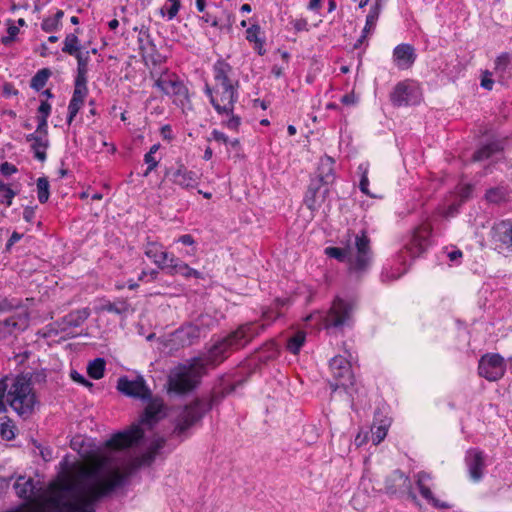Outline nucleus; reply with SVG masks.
Wrapping results in <instances>:
<instances>
[{
	"instance_id": "f8f14e48",
	"label": "nucleus",
	"mask_w": 512,
	"mask_h": 512,
	"mask_svg": "<svg viewBox=\"0 0 512 512\" xmlns=\"http://www.w3.org/2000/svg\"><path fill=\"white\" fill-rule=\"evenodd\" d=\"M390 100L396 107L416 105L421 100V93L416 85L399 82L391 92Z\"/></svg>"
},
{
	"instance_id": "9d476101",
	"label": "nucleus",
	"mask_w": 512,
	"mask_h": 512,
	"mask_svg": "<svg viewBox=\"0 0 512 512\" xmlns=\"http://www.w3.org/2000/svg\"><path fill=\"white\" fill-rule=\"evenodd\" d=\"M210 331L206 318L201 316L194 322H189L178 328L175 333L176 341L183 347L191 346L205 337Z\"/></svg>"
},
{
	"instance_id": "9b49d317",
	"label": "nucleus",
	"mask_w": 512,
	"mask_h": 512,
	"mask_svg": "<svg viewBox=\"0 0 512 512\" xmlns=\"http://www.w3.org/2000/svg\"><path fill=\"white\" fill-rule=\"evenodd\" d=\"M506 370L504 358L497 354H485L479 360L478 373L488 381H497Z\"/></svg>"
},
{
	"instance_id": "7ed1b4c3",
	"label": "nucleus",
	"mask_w": 512,
	"mask_h": 512,
	"mask_svg": "<svg viewBox=\"0 0 512 512\" xmlns=\"http://www.w3.org/2000/svg\"><path fill=\"white\" fill-rule=\"evenodd\" d=\"M325 254L347 264L348 274L356 279L366 274L373 261L371 240L365 230L348 234L344 247H326Z\"/></svg>"
},
{
	"instance_id": "ea45409f",
	"label": "nucleus",
	"mask_w": 512,
	"mask_h": 512,
	"mask_svg": "<svg viewBox=\"0 0 512 512\" xmlns=\"http://www.w3.org/2000/svg\"><path fill=\"white\" fill-rule=\"evenodd\" d=\"M50 76V69L43 68L38 70L31 79L30 87L36 91H40L46 85Z\"/></svg>"
},
{
	"instance_id": "c756f323",
	"label": "nucleus",
	"mask_w": 512,
	"mask_h": 512,
	"mask_svg": "<svg viewBox=\"0 0 512 512\" xmlns=\"http://www.w3.org/2000/svg\"><path fill=\"white\" fill-rule=\"evenodd\" d=\"M502 151L503 144L501 141H491L477 149L472 156V160L475 162L488 160Z\"/></svg>"
},
{
	"instance_id": "f704fd0d",
	"label": "nucleus",
	"mask_w": 512,
	"mask_h": 512,
	"mask_svg": "<svg viewBox=\"0 0 512 512\" xmlns=\"http://www.w3.org/2000/svg\"><path fill=\"white\" fill-rule=\"evenodd\" d=\"M495 70L502 76L512 77V55L502 53L495 61Z\"/></svg>"
},
{
	"instance_id": "37998d69",
	"label": "nucleus",
	"mask_w": 512,
	"mask_h": 512,
	"mask_svg": "<svg viewBox=\"0 0 512 512\" xmlns=\"http://www.w3.org/2000/svg\"><path fill=\"white\" fill-rule=\"evenodd\" d=\"M37 197L40 203H46L50 196V185L46 177H40L37 179Z\"/></svg>"
},
{
	"instance_id": "774afa93",
	"label": "nucleus",
	"mask_w": 512,
	"mask_h": 512,
	"mask_svg": "<svg viewBox=\"0 0 512 512\" xmlns=\"http://www.w3.org/2000/svg\"><path fill=\"white\" fill-rule=\"evenodd\" d=\"M37 448L39 449V453L44 461H50L53 457V451L49 447H42L41 445H38Z\"/></svg>"
},
{
	"instance_id": "0e129e2a",
	"label": "nucleus",
	"mask_w": 512,
	"mask_h": 512,
	"mask_svg": "<svg viewBox=\"0 0 512 512\" xmlns=\"http://www.w3.org/2000/svg\"><path fill=\"white\" fill-rule=\"evenodd\" d=\"M181 7L180 1H173L171 2V6L167 9V18L168 20L174 19Z\"/></svg>"
},
{
	"instance_id": "a19ab883",
	"label": "nucleus",
	"mask_w": 512,
	"mask_h": 512,
	"mask_svg": "<svg viewBox=\"0 0 512 512\" xmlns=\"http://www.w3.org/2000/svg\"><path fill=\"white\" fill-rule=\"evenodd\" d=\"M105 360L103 358H96L88 364L87 373L93 379H101L104 376Z\"/></svg>"
},
{
	"instance_id": "412c9836",
	"label": "nucleus",
	"mask_w": 512,
	"mask_h": 512,
	"mask_svg": "<svg viewBox=\"0 0 512 512\" xmlns=\"http://www.w3.org/2000/svg\"><path fill=\"white\" fill-rule=\"evenodd\" d=\"M385 492L389 495L411 494L412 484L408 476L401 470H394L385 479Z\"/></svg>"
},
{
	"instance_id": "4d7b16f0",
	"label": "nucleus",
	"mask_w": 512,
	"mask_h": 512,
	"mask_svg": "<svg viewBox=\"0 0 512 512\" xmlns=\"http://www.w3.org/2000/svg\"><path fill=\"white\" fill-rule=\"evenodd\" d=\"M473 186L470 184L463 185L459 188L458 195H459V202L464 203L466 200H468L472 194Z\"/></svg>"
},
{
	"instance_id": "f257e3e1",
	"label": "nucleus",
	"mask_w": 512,
	"mask_h": 512,
	"mask_svg": "<svg viewBox=\"0 0 512 512\" xmlns=\"http://www.w3.org/2000/svg\"><path fill=\"white\" fill-rule=\"evenodd\" d=\"M267 324L248 322L219 338L209 348L205 357H194L171 369L168 375V391L178 395L186 394L197 387L208 366H217L229 355L244 348L260 335Z\"/></svg>"
},
{
	"instance_id": "8fccbe9b",
	"label": "nucleus",
	"mask_w": 512,
	"mask_h": 512,
	"mask_svg": "<svg viewBox=\"0 0 512 512\" xmlns=\"http://www.w3.org/2000/svg\"><path fill=\"white\" fill-rule=\"evenodd\" d=\"M151 46H152V51H153L152 53H149L145 47H143V46L140 47L142 56L146 63L151 62L153 65H157V64L161 63V61H162L161 55L154 51V45L151 44Z\"/></svg>"
},
{
	"instance_id": "20e7f679",
	"label": "nucleus",
	"mask_w": 512,
	"mask_h": 512,
	"mask_svg": "<svg viewBox=\"0 0 512 512\" xmlns=\"http://www.w3.org/2000/svg\"><path fill=\"white\" fill-rule=\"evenodd\" d=\"M6 402L22 418L31 416L37 399L30 381L23 376L15 377L9 386Z\"/></svg>"
},
{
	"instance_id": "4c0bfd02",
	"label": "nucleus",
	"mask_w": 512,
	"mask_h": 512,
	"mask_svg": "<svg viewBox=\"0 0 512 512\" xmlns=\"http://www.w3.org/2000/svg\"><path fill=\"white\" fill-rule=\"evenodd\" d=\"M306 340V333L303 331H297L291 337L287 339L286 348L293 354H298Z\"/></svg>"
},
{
	"instance_id": "13d9d810",
	"label": "nucleus",
	"mask_w": 512,
	"mask_h": 512,
	"mask_svg": "<svg viewBox=\"0 0 512 512\" xmlns=\"http://www.w3.org/2000/svg\"><path fill=\"white\" fill-rule=\"evenodd\" d=\"M37 129L34 133L48 135V118L37 116Z\"/></svg>"
},
{
	"instance_id": "39448f33",
	"label": "nucleus",
	"mask_w": 512,
	"mask_h": 512,
	"mask_svg": "<svg viewBox=\"0 0 512 512\" xmlns=\"http://www.w3.org/2000/svg\"><path fill=\"white\" fill-rule=\"evenodd\" d=\"M238 86L233 87H215V99H212V106L219 115L227 116L228 119L223 125L230 130H238L241 124V118L234 115V106L238 100Z\"/></svg>"
},
{
	"instance_id": "de8ad7c7",
	"label": "nucleus",
	"mask_w": 512,
	"mask_h": 512,
	"mask_svg": "<svg viewBox=\"0 0 512 512\" xmlns=\"http://www.w3.org/2000/svg\"><path fill=\"white\" fill-rule=\"evenodd\" d=\"M9 380L8 377H4L0 379V413L6 412V403L5 397L7 395L10 384L7 383Z\"/></svg>"
},
{
	"instance_id": "cd10ccee",
	"label": "nucleus",
	"mask_w": 512,
	"mask_h": 512,
	"mask_svg": "<svg viewBox=\"0 0 512 512\" xmlns=\"http://www.w3.org/2000/svg\"><path fill=\"white\" fill-rule=\"evenodd\" d=\"M430 480H431V475L427 472L421 471L416 474V484L418 486L421 496L425 500H427L430 504H432L434 507H437V508L438 507H440V508L447 507L446 505L440 503V501L433 496L432 491L430 490V488L427 485V482H429Z\"/></svg>"
},
{
	"instance_id": "6e6d98bb",
	"label": "nucleus",
	"mask_w": 512,
	"mask_h": 512,
	"mask_svg": "<svg viewBox=\"0 0 512 512\" xmlns=\"http://www.w3.org/2000/svg\"><path fill=\"white\" fill-rule=\"evenodd\" d=\"M144 162L147 164V169L144 173V176H147L150 172H152L158 166V160L154 157V155L145 154Z\"/></svg>"
},
{
	"instance_id": "2eb2a0df",
	"label": "nucleus",
	"mask_w": 512,
	"mask_h": 512,
	"mask_svg": "<svg viewBox=\"0 0 512 512\" xmlns=\"http://www.w3.org/2000/svg\"><path fill=\"white\" fill-rule=\"evenodd\" d=\"M432 226L428 222L421 223L413 231L406 249L412 257H418L424 253L431 244Z\"/></svg>"
},
{
	"instance_id": "c9c22d12",
	"label": "nucleus",
	"mask_w": 512,
	"mask_h": 512,
	"mask_svg": "<svg viewBox=\"0 0 512 512\" xmlns=\"http://www.w3.org/2000/svg\"><path fill=\"white\" fill-rule=\"evenodd\" d=\"M62 51L71 56L82 51V45L76 33L66 35L63 41Z\"/></svg>"
},
{
	"instance_id": "f3484780",
	"label": "nucleus",
	"mask_w": 512,
	"mask_h": 512,
	"mask_svg": "<svg viewBox=\"0 0 512 512\" xmlns=\"http://www.w3.org/2000/svg\"><path fill=\"white\" fill-rule=\"evenodd\" d=\"M465 465L469 478L474 483L480 482L484 477L486 469V454L478 448H471L467 450L465 455Z\"/></svg>"
},
{
	"instance_id": "69168bd1",
	"label": "nucleus",
	"mask_w": 512,
	"mask_h": 512,
	"mask_svg": "<svg viewBox=\"0 0 512 512\" xmlns=\"http://www.w3.org/2000/svg\"><path fill=\"white\" fill-rule=\"evenodd\" d=\"M51 113V105L47 101H42L38 107V116L48 118Z\"/></svg>"
},
{
	"instance_id": "5701e85b",
	"label": "nucleus",
	"mask_w": 512,
	"mask_h": 512,
	"mask_svg": "<svg viewBox=\"0 0 512 512\" xmlns=\"http://www.w3.org/2000/svg\"><path fill=\"white\" fill-rule=\"evenodd\" d=\"M232 72L233 69L228 62L217 60L213 65V75L216 82L215 87L238 86V81L231 79Z\"/></svg>"
},
{
	"instance_id": "5fc2aeb1",
	"label": "nucleus",
	"mask_w": 512,
	"mask_h": 512,
	"mask_svg": "<svg viewBox=\"0 0 512 512\" xmlns=\"http://www.w3.org/2000/svg\"><path fill=\"white\" fill-rule=\"evenodd\" d=\"M16 192L10 187L5 191L0 192V203L5 204L7 207L12 205V200L16 196Z\"/></svg>"
},
{
	"instance_id": "0eeeda50",
	"label": "nucleus",
	"mask_w": 512,
	"mask_h": 512,
	"mask_svg": "<svg viewBox=\"0 0 512 512\" xmlns=\"http://www.w3.org/2000/svg\"><path fill=\"white\" fill-rule=\"evenodd\" d=\"M150 75L152 78H155L154 86L163 94L174 97L176 105L185 107L189 103L188 88L175 73L165 69L158 77H156L154 72H151Z\"/></svg>"
},
{
	"instance_id": "79ce46f5",
	"label": "nucleus",
	"mask_w": 512,
	"mask_h": 512,
	"mask_svg": "<svg viewBox=\"0 0 512 512\" xmlns=\"http://www.w3.org/2000/svg\"><path fill=\"white\" fill-rule=\"evenodd\" d=\"M380 14H381V12H379V6H371L370 7L369 12L366 16L365 26L362 30V31H364V34L365 33L371 34L374 31Z\"/></svg>"
},
{
	"instance_id": "6e6552de",
	"label": "nucleus",
	"mask_w": 512,
	"mask_h": 512,
	"mask_svg": "<svg viewBox=\"0 0 512 512\" xmlns=\"http://www.w3.org/2000/svg\"><path fill=\"white\" fill-rule=\"evenodd\" d=\"M354 310V301L341 297L335 298L323 318L325 329L342 330L344 327L351 326Z\"/></svg>"
},
{
	"instance_id": "6ab92c4d",
	"label": "nucleus",
	"mask_w": 512,
	"mask_h": 512,
	"mask_svg": "<svg viewBox=\"0 0 512 512\" xmlns=\"http://www.w3.org/2000/svg\"><path fill=\"white\" fill-rule=\"evenodd\" d=\"M143 252L152 262L163 271H167L171 258H175L174 254L168 253L164 246L157 241L148 240L143 245Z\"/></svg>"
},
{
	"instance_id": "4468645a",
	"label": "nucleus",
	"mask_w": 512,
	"mask_h": 512,
	"mask_svg": "<svg viewBox=\"0 0 512 512\" xmlns=\"http://www.w3.org/2000/svg\"><path fill=\"white\" fill-rule=\"evenodd\" d=\"M117 389L124 395L141 400H149L152 397L151 390L142 376L130 380L122 376L117 381Z\"/></svg>"
},
{
	"instance_id": "a878e982",
	"label": "nucleus",
	"mask_w": 512,
	"mask_h": 512,
	"mask_svg": "<svg viewBox=\"0 0 512 512\" xmlns=\"http://www.w3.org/2000/svg\"><path fill=\"white\" fill-rule=\"evenodd\" d=\"M169 275H180L184 277L185 279L190 278H202V273L198 270L190 267L187 263L182 261L180 258L176 257L171 258L169 268L166 271Z\"/></svg>"
},
{
	"instance_id": "1a4fd4ad",
	"label": "nucleus",
	"mask_w": 512,
	"mask_h": 512,
	"mask_svg": "<svg viewBox=\"0 0 512 512\" xmlns=\"http://www.w3.org/2000/svg\"><path fill=\"white\" fill-rule=\"evenodd\" d=\"M211 408L212 402L202 399H197L186 405L177 417L174 434L179 436L184 434L191 426L200 421Z\"/></svg>"
},
{
	"instance_id": "09e8293b",
	"label": "nucleus",
	"mask_w": 512,
	"mask_h": 512,
	"mask_svg": "<svg viewBox=\"0 0 512 512\" xmlns=\"http://www.w3.org/2000/svg\"><path fill=\"white\" fill-rule=\"evenodd\" d=\"M371 432H372L373 444L378 445L386 437L387 427L385 425H379L377 427H372Z\"/></svg>"
},
{
	"instance_id": "4be33fe9",
	"label": "nucleus",
	"mask_w": 512,
	"mask_h": 512,
	"mask_svg": "<svg viewBox=\"0 0 512 512\" xmlns=\"http://www.w3.org/2000/svg\"><path fill=\"white\" fill-rule=\"evenodd\" d=\"M415 49L411 44L402 43L393 50V61L400 70L409 69L416 60Z\"/></svg>"
},
{
	"instance_id": "e2e57ef3",
	"label": "nucleus",
	"mask_w": 512,
	"mask_h": 512,
	"mask_svg": "<svg viewBox=\"0 0 512 512\" xmlns=\"http://www.w3.org/2000/svg\"><path fill=\"white\" fill-rule=\"evenodd\" d=\"M359 98L357 95H355L354 92L345 94L341 97V103L347 106H353L356 105Z\"/></svg>"
},
{
	"instance_id": "2f4dec72",
	"label": "nucleus",
	"mask_w": 512,
	"mask_h": 512,
	"mask_svg": "<svg viewBox=\"0 0 512 512\" xmlns=\"http://www.w3.org/2000/svg\"><path fill=\"white\" fill-rule=\"evenodd\" d=\"M509 195L507 185L499 184L498 186L489 188L485 193V200L491 204H500L505 202Z\"/></svg>"
},
{
	"instance_id": "7c9ffc66",
	"label": "nucleus",
	"mask_w": 512,
	"mask_h": 512,
	"mask_svg": "<svg viewBox=\"0 0 512 512\" xmlns=\"http://www.w3.org/2000/svg\"><path fill=\"white\" fill-rule=\"evenodd\" d=\"M164 445H165L164 438H161V437L156 438L151 443L148 450L145 453H143L141 456H139L135 459V465L137 467L144 466V465H150L154 461L158 452L164 447Z\"/></svg>"
},
{
	"instance_id": "ddd939ff",
	"label": "nucleus",
	"mask_w": 512,
	"mask_h": 512,
	"mask_svg": "<svg viewBox=\"0 0 512 512\" xmlns=\"http://www.w3.org/2000/svg\"><path fill=\"white\" fill-rule=\"evenodd\" d=\"M165 177L173 184L187 190L195 188L199 182L197 174L189 170L181 161H178L176 166L166 168Z\"/></svg>"
},
{
	"instance_id": "052dcab7",
	"label": "nucleus",
	"mask_w": 512,
	"mask_h": 512,
	"mask_svg": "<svg viewBox=\"0 0 512 512\" xmlns=\"http://www.w3.org/2000/svg\"><path fill=\"white\" fill-rule=\"evenodd\" d=\"M16 172H17L16 166L9 162H4L0 165V173L5 177L11 176L12 174H14Z\"/></svg>"
},
{
	"instance_id": "b1692460",
	"label": "nucleus",
	"mask_w": 512,
	"mask_h": 512,
	"mask_svg": "<svg viewBox=\"0 0 512 512\" xmlns=\"http://www.w3.org/2000/svg\"><path fill=\"white\" fill-rule=\"evenodd\" d=\"M88 94L87 83L76 82L74 84V91L72 94V98L68 105V116L67 122L71 124L73 119L76 117L77 113L83 106L84 100Z\"/></svg>"
},
{
	"instance_id": "423d86ee",
	"label": "nucleus",
	"mask_w": 512,
	"mask_h": 512,
	"mask_svg": "<svg viewBox=\"0 0 512 512\" xmlns=\"http://www.w3.org/2000/svg\"><path fill=\"white\" fill-rule=\"evenodd\" d=\"M333 165L334 160L329 156H324L320 159L317 179L311 181L304 198V202L310 210H315L319 206L318 193L322 186L325 187L322 192L323 197L328 193L327 186L332 184L335 178Z\"/></svg>"
},
{
	"instance_id": "58836bf2",
	"label": "nucleus",
	"mask_w": 512,
	"mask_h": 512,
	"mask_svg": "<svg viewBox=\"0 0 512 512\" xmlns=\"http://www.w3.org/2000/svg\"><path fill=\"white\" fill-rule=\"evenodd\" d=\"M102 310L117 315H126L130 311V305L125 300H117L104 304Z\"/></svg>"
},
{
	"instance_id": "72a5a7b5",
	"label": "nucleus",
	"mask_w": 512,
	"mask_h": 512,
	"mask_svg": "<svg viewBox=\"0 0 512 512\" xmlns=\"http://www.w3.org/2000/svg\"><path fill=\"white\" fill-rule=\"evenodd\" d=\"M162 405L156 402H151L147 405L141 417V424L152 427L160 419Z\"/></svg>"
},
{
	"instance_id": "c85d7f7f",
	"label": "nucleus",
	"mask_w": 512,
	"mask_h": 512,
	"mask_svg": "<svg viewBox=\"0 0 512 512\" xmlns=\"http://www.w3.org/2000/svg\"><path fill=\"white\" fill-rule=\"evenodd\" d=\"M493 239L512 251V222L502 221L493 227Z\"/></svg>"
},
{
	"instance_id": "603ef678",
	"label": "nucleus",
	"mask_w": 512,
	"mask_h": 512,
	"mask_svg": "<svg viewBox=\"0 0 512 512\" xmlns=\"http://www.w3.org/2000/svg\"><path fill=\"white\" fill-rule=\"evenodd\" d=\"M260 33H261L260 26L257 24H254L246 30V39L249 42H253V43L259 42L262 40V38L260 37Z\"/></svg>"
},
{
	"instance_id": "49530a36",
	"label": "nucleus",
	"mask_w": 512,
	"mask_h": 512,
	"mask_svg": "<svg viewBox=\"0 0 512 512\" xmlns=\"http://www.w3.org/2000/svg\"><path fill=\"white\" fill-rule=\"evenodd\" d=\"M61 333L66 334L65 327H63L61 321L58 320V321L48 324L44 328V332H43L42 336L44 338H51V337H56V336L60 335Z\"/></svg>"
},
{
	"instance_id": "338daca9",
	"label": "nucleus",
	"mask_w": 512,
	"mask_h": 512,
	"mask_svg": "<svg viewBox=\"0 0 512 512\" xmlns=\"http://www.w3.org/2000/svg\"><path fill=\"white\" fill-rule=\"evenodd\" d=\"M200 20L211 25L212 27H218L219 22L216 16H213L211 13L206 12L203 16L200 17Z\"/></svg>"
},
{
	"instance_id": "393cba45",
	"label": "nucleus",
	"mask_w": 512,
	"mask_h": 512,
	"mask_svg": "<svg viewBox=\"0 0 512 512\" xmlns=\"http://www.w3.org/2000/svg\"><path fill=\"white\" fill-rule=\"evenodd\" d=\"M26 141L31 142V150L34 157L40 162H44L47 158L46 150L50 146L48 135L30 133L26 135Z\"/></svg>"
},
{
	"instance_id": "dca6fc26",
	"label": "nucleus",
	"mask_w": 512,
	"mask_h": 512,
	"mask_svg": "<svg viewBox=\"0 0 512 512\" xmlns=\"http://www.w3.org/2000/svg\"><path fill=\"white\" fill-rule=\"evenodd\" d=\"M329 367L333 377L337 381L334 390L337 387H343L347 390L349 386L354 384L351 365L344 356L337 355L333 357L330 360Z\"/></svg>"
},
{
	"instance_id": "864d4df0",
	"label": "nucleus",
	"mask_w": 512,
	"mask_h": 512,
	"mask_svg": "<svg viewBox=\"0 0 512 512\" xmlns=\"http://www.w3.org/2000/svg\"><path fill=\"white\" fill-rule=\"evenodd\" d=\"M18 33L19 28L14 25H10L7 29V35L1 38V43L6 46L11 44L15 40Z\"/></svg>"
},
{
	"instance_id": "bf43d9fd",
	"label": "nucleus",
	"mask_w": 512,
	"mask_h": 512,
	"mask_svg": "<svg viewBox=\"0 0 512 512\" xmlns=\"http://www.w3.org/2000/svg\"><path fill=\"white\" fill-rule=\"evenodd\" d=\"M71 378L73 381L77 382L80 385L86 386V387H92L93 384L89 380H87L82 374L78 373L77 371L73 370L71 371Z\"/></svg>"
},
{
	"instance_id": "3c124183",
	"label": "nucleus",
	"mask_w": 512,
	"mask_h": 512,
	"mask_svg": "<svg viewBox=\"0 0 512 512\" xmlns=\"http://www.w3.org/2000/svg\"><path fill=\"white\" fill-rule=\"evenodd\" d=\"M402 272L399 269L394 270L392 267H385L381 273V279L383 282H391L398 279Z\"/></svg>"
},
{
	"instance_id": "a18cd8bd",
	"label": "nucleus",
	"mask_w": 512,
	"mask_h": 512,
	"mask_svg": "<svg viewBox=\"0 0 512 512\" xmlns=\"http://www.w3.org/2000/svg\"><path fill=\"white\" fill-rule=\"evenodd\" d=\"M0 436L5 440H12L15 437L14 425L7 418L0 419Z\"/></svg>"
},
{
	"instance_id": "f03ea898",
	"label": "nucleus",
	"mask_w": 512,
	"mask_h": 512,
	"mask_svg": "<svg viewBox=\"0 0 512 512\" xmlns=\"http://www.w3.org/2000/svg\"><path fill=\"white\" fill-rule=\"evenodd\" d=\"M125 478L119 468L105 461L83 470L77 485L78 493L65 504L67 512H96L94 504L121 487Z\"/></svg>"
},
{
	"instance_id": "c03bdc74",
	"label": "nucleus",
	"mask_w": 512,
	"mask_h": 512,
	"mask_svg": "<svg viewBox=\"0 0 512 512\" xmlns=\"http://www.w3.org/2000/svg\"><path fill=\"white\" fill-rule=\"evenodd\" d=\"M358 170L361 172V179L359 183V189L362 193L369 197H373V194L369 191V179H368V164H360Z\"/></svg>"
},
{
	"instance_id": "473e14b6",
	"label": "nucleus",
	"mask_w": 512,
	"mask_h": 512,
	"mask_svg": "<svg viewBox=\"0 0 512 512\" xmlns=\"http://www.w3.org/2000/svg\"><path fill=\"white\" fill-rule=\"evenodd\" d=\"M74 57L77 60V74L75 81L87 83L88 64L90 61L89 51H80L75 54Z\"/></svg>"
},
{
	"instance_id": "e433bc0d",
	"label": "nucleus",
	"mask_w": 512,
	"mask_h": 512,
	"mask_svg": "<svg viewBox=\"0 0 512 512\" xmlns=\"http://www.w3.org/2000/svg\"><path fill=\"white\" fill-rule=\"evenodd\" d=\"M63 16L64 12L62 10H58L54 16L43 19L41 29L47 33L58 31L62 26L61 20Z\"/></svg>"
},
{
	"instance_id": "aec40b11",
	"label": "nucleus",
	"mask_w": 512,
	"mask_h": 512,
	"mask_svg": "<svg viewBox=\"0 0 512 512\" xmlns=\"http://www.w3.org/2000/svg\"><path fill=\"white\" fill-rule=\"evenodd\" d=\"M27 326L28 317L26 315H13L0 321V341L11 342L17 333L25 330Z\"/></svg>"
},
{
	"instance_id": "a211bd4d",
	"label": "nucleus",
	"mask_w": 512,
	"mask_h": 512,
	"mask_svg": "<svg viewBox=\"0 0 512 512\" xmlns=\"http://www.w3.org/2000/svg\"><path fill=\"white\" fill-rule=\"evenodd\" d=\"M143 436V429L139 424H134L128 430L113 435L106 444L113 449H123L137 444Z\"/></svg>"
},
{
	"instance_id": "bb28decb",
	"label": "nucleus",
	"mask_w": 512,
	"mask_h": 512,
	"mask_svg": "<svg viewBox=\"0 0 512 512\" xmlns=\"http://www.w3.org/2000/svg\"><path fill=\"white\" fill-rule=\"evenodd\" d=\"M90 316V309L85 307L82 309L74 310L60 319L62 326L65 327V332L67 337H74V335H70L68 330L69 328H76L81 326Z\"/></svg>"
},
{
	"instance_id": "680f3d73",
	"label": "nucleus",
	"mask_w": 512,
	"mask_h": 512,
	"mask_svg": "<svg viewBox=\"0 0 512 512\" xmlns=\"http://www.w3.org/2000/svg\"><path fill=\"white\" fill-rule=\"evenodd\" d=\"M210 140H214L216 142L223 143L226 145L229 142V137L226 134H224L223 132H220V131L214 129L211 132V137L209 138V141Z\"/></svg>"
}]
</instances>
